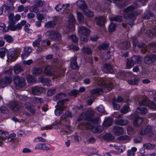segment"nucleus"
Masks as SVG:
<instances>
[{
    "mask_svg": "<svg viewBox=\"0 0 156 156\" xmlns=\"http://www.w3.org/2000/svg\"><path fill=\"white\" fill-rule=\"evenodd\" d=\"M96 24L100 26L104 25L106 22L105 18L103 16H100L96 17L95 19Z\"/></svg>",
    "mask_w": 156,
    "mask_h": 156,
    "instance_id": "2eb2a0df",
    "label": "nucleus"
},
{
    "mask_svg": "<svg viewBox=\"0 0 156 156\" xmlns=\"http://www.w3.org/2000/svg\"><path fill=\"white\" fill-rule=\"evenodd\" d=\"M9 108L12 110L17 111L20 108V106L16 102H11L9 103Z\"/></svg>",
    "mask_w": 156,
    "mask_h": 156,
    "instance_id": "a211bd4d",
    "label": "nucleus"
},
{
    "mask_svg": "<svg viewBox=\"0 0 156 156\" xmlns=\"http://www.w3.org/2000/svg\"><path fill=\"white\" fill-rule=\"evenodd\" d=\"M41 72L42 69L40 68H34L33 70V73L35 75L40 74Z\"/></svg>",
    "mask_w": 156,
    "mask_h": 156,
    "instance_id": "6e6d98bb",
    "label": "nucleus"
},
{
    "mask_svg": "<svg viewBox=\"0 0 156 156\" xmlns=\"http://www.w3.org/2000/svg\"><path fill=\"white\" fill-rule=\"evenodd\" d=\"M55 24L56 23L54 21H50L44 24V27L47 28H54Z\"/></svg>",
    "mask_w": 156,
    "mask_h": 156,
    "instance_id": "f704fd0d",
    "label": "nucleus"
},
{
    "mask_svg": "<svg viewBox=\"0 0 156 156\" xmlns=\"http://www.w3.org/2000/svg\"><path fill=\"white\" fill-rule=\"evenodd\" d=\"M13 81L16 87H22L25 85V80L18 76L14 77Z\"/></svg>",
    "mask_w": 156,
    "mask_h": 156,
    "instance_id": "0eeeda50",
    "label": "nucleus"
},
{
    "mask_svg": "<svg viewBox=\"0 0 156 156\" xmlns=\"http://www.w3.org/2000/svg\"><path fill=\"white\" fill-rule=\"evenodd\" d=\"M82 51L83 53L89 54L92 53L91 49L87 47H84L82 49Z\"/></svg>",
    "mask_w": 156,
    "mask_h": 156,
    "instance_id": "13d9d810",
    "label": "nucleus"
},
{
    "mask_svg": "<svg viewBox=\"0 0 156 156\" xmlns=\"http://www.w3.org/2000/svg\"><path fill=\"white\" fill-rule=\"evenodd\" d=\"M85 126L86 128L91 129L92 132L94 133H100L103 130V128L102 126H98L94 127L89 123H86Z\"/></svg>",
    "mask_w": 156,
    "mask_h": 156,
    "instance_id": "39448f33",
    "label": "nucleus"
},
{
    "mask_svg": "<svg viewBox=\"0 0 156 156\" xmlns=\"http://www.w3.org/2000/svg\"><path fill=\"white\" fill-rule=\"evenodd\" d=\"M31 92L34 95H38L42 92H45V90L42 87H34L32 88Z\"/></svg>",
    "mask_w": 156,
    "mask_h": 156,
    "instance_id": "f8f14e48",
    "label": "nucleus"
},
{
    "mask_svg": "<svg viewBox=\"0 0 156 156\" xmlns=\"http://www.w3.org/2000/svg\"><path fill=\"white\" fill-rule=\"evenodd\" d=\"M8 17L9 19L8 23H12V22H15V21L14 20L15 18V16L14 14L13 13H11L9 14L8 16Z\"/></svg>",
    "mask_w": 156,
    "mask_h": 156,
    "instance_id": "603ef678",
    "label": "nucleus"
},
{
    "mask_svg": "<svg viewBox=\"0 0 156 156\" xmlns=\"http://www.w3.org/2000/svg\"><path fill=\"white\" fill-rule=\"evenodd\" d=\"M122 18V17L121 16H115L109 19L111 20L119 22L121 20Z\"/></svg>",
    "mask_w": 156,
    "mask_h": 156,
    "instance_id": "4d7b16f0",
    "label": "nucleus"
},
{
    "mask_svg": "<svg viewBox=\"0 0 156 156\" xmlns=\"http://www.w3.org/2000/svg\"><path fill=\"white\" fill-rule=\"evenodd\" d=\"M25 108L29 110L31 113H34L35 112V109L31 105L30 103H28L25 104Z\"/></svg>",
    "mask_w": 156,
    "mask_h": 156,
    "instance_id": "c9c22d12",
    "label": "nucleus"
},
{
    "mask_svg": "<svg viewBox=\"0 0 156 156\" xmlns=\"http://www.w3.org/2000/svg\"><path fill=\"white\" fill-rule=\"evenodd\" d=\"M23 71L22 67L19 65L16 66L14 68V71L16 73H18Z\"/></svg>",
    "mask_w": 156,
    "mask_h": 156,
    "instance_id": "79ce46f5",
    "label": "nucleus"
},
{
    "mask_svg": "<svg viewBox=\"0 0 156 156\" xmlns=\"http://www.w3.org/2000/svg\"><path fill=\"white\" fill-rule=\"evenodd\" d=\"M75 23V20L73 16L70 14L66 24L69 30V31H72L74 30L75 27L74 24Z\"/></svg>",
    "mask_w": 156,
    "mask_h": 156,
    "instance_id": "423d86ee",
    "label": "nucleus"
},
{
    "mask_svg": "<svg viewBox=\"0 0 156 156\" xmlns=\"http://www.w3.org/2000/svg\"><path fill=\"white\" fill-rule=\"evenodd\" d=\"M127 66L128 68H130L133 67L134 65L133 62L132 61V59L131 60H127Z\"/></svg>",
    "mask_w": 156,
    "mask_h": 156,
    "instance_id": "338daca9",
    "label": "nucleus"
},
{
    "mask_svg": "<svg viewBox=\"0 0 156 156\" xmlns=\"http://www.w3.org/2000/svg\"><path fill=\"white\" fill-rule=\"evenodd\" d=\"M4 39L9 43H11L14 41L13 38L10 35H5L4 36Z\"/></svg>",
    "mask_w": 156,
    "mask_h": 156,
    "instance_id": "a19ab883",
    "label": "nucleus"
},
{
    "mask_svg": "<svg viewBox=\"0 0 156 156\" xmlns=\"http://www.w3.org/2000/svg\"><path fill=\"white\" fill-rule=\"evenodd\" d=\"M144 61L145 63L148 65L152 64L156 61V55H151L147 56L144 58Z\"/></svg>",
    "mask_w": 156,
    "mask_h": 156,
    "instance_id": "1a4fd4ad",
    "label": "nucleus"
},
{
    "mask_svg": "<svg viewBox=\"0 0 156 156\" xmlns=\"http://www.w3.org/2000/svg\"><path fill=\"white\" fill-rule=\"evenodd\" d=\"M24 53L27 54L26 56H28L29 54L31 52L32 50L31 48L29 47H25L24 49Z\"/></svg>",
    "mask_w": 156,
    "mask_h": 156,
    "instance_id": "bf43d9fd",
    "label": "nucleus"
},
{
    "mask_svg": "<svg viewBox=\"0 0 156 156\" xmlns=\"http://www.w3.org/2000/svg\"><path fill=\"white\" fill-rule=\"evenodd\" d=\"M7 51V50L5 48H2L0 49V57L1 58H3L5 56L6 52Z\"/></svg>",
    "mask_w": 156,
    "mask_h": 156,
    "instance_id": "de8ad7c7",
    "label": "nucleus"
},
{
    "mask_svg": "<svg viewBox=\"0 0 156 156\" xmlns=\"http://www.w3.org/2000/svg\"><path fill=\"white\" fill-rule=\"evenodd\" d=\"M114 123L118 125L124 126L128 123V121L125 119H117L115 120Z\"/></svg>",
    "mask_w": 156,
    "mask_h": 156,
    "instance_id": "6ab92c4d",
    "label": "nucleus"
},
{
    "mask_svg": "<svg viewBox=\"0 0 156 156\" xmlns=\"http://www.w3.org/2000/svg\"><path fill=\"white\" fill-rule=\"evenodd\" d=\"M46 37L49 38L52 40L59 41L61 39V35L57 31L51 30L47 31L44 34Z\"/></svg>",
    "mask_w": 156,
    "mask_h": 156,
    "instance_id": "7ed1b4c3",
    "label": "nucleus"
},
{
    "mask_svg": "<svg viewBox=\"0 0 156 156\" xmlns=\"http://www.w3.org/2000/svg\"><path fill=\"white\" fill-rule=\"evenodd\" d=\"M51 67L50 66H47L46 67L44 72L48 76L52 75V73L51 70Z\"/></svg>",
    "mask_w": 156,
    "mask_h": 156,
    "instance_id": "3c124183",
    "label": "nucleus"
},
{
    "mask_svg": "<svg viewBox=\"0 0 156 156\" xmlns=\"http://www.w3.org/2000/svg\"><path fill=\"white\" fill-rule=\"evenodd\" d=\"M35 148L44 151L49 150H50V148L44 143H39L37 144L35 147Z\"/></svg>",
    "mask_w": 156,
    "mask_h": 156,
    "instance_id": "aec40b11",
    "label": "nucleus"
},
{
    "mask_svg": "<svg viewBox=\"0 0 156 156\" xmlns=\"http://www.w3.org/2000/svg\"><path fill=\"white\" fill-rule=\"evenodd\" d=\"M113 146L120 153H122L125 151L126 147L124 145L118 146L114 145Z\"/></svg>",
    "mask_w": 156,
    "mask_h": 156,
    "instance_id": "4c0bfd02",
    "label": "nucleus"
},
{
    "mask_svg": "<svg viewBox=\"0 0 156 156\" xmlns=\"http://www.w3.org/2000/svg\"><path fill=\"white\" fill-rule=\"evenodd\" d=\"M50 44V41L46 39L42 41L41 44L39 45L37 48V51L38 52H41L46 48V45L49 46Z\"/></svg>",
    "mask_w": 156,
    "mask_h": 156,
    "instance_id": "9d476101",
    "label": "nucleus"
},
{
    "mask_svg": "<svg viewBox=\"0 0 156 156\" xmlns=\"http://www.w3.org/2000/svg\"><path fill=\"white\" fill-rule=\"evenodd\" d=\"M0 112L6 114L9 112V110L6 108L4 107H0Z\"/></svg>",
    "mask_w": 156,
    "mask_h": 156,
    "instance_id": "774afa93",
    "label": "nucleus"
},
{
    "mask_svg": "<svg viewBox=\"0 0 156 156\" xmlns=\"http://www.w3.org/2000/svg\"><path fill=\"white\" fill-rule=\"evenodd\" d=\"M83 11L85 15L88 17H92L94 15L93 12L88 9L87 7L84 9Z\"/></svg>",
    "mask_w": 156,
    "mask_h": 156,
    "instance_id": "2f4dec72",
    "label": "nucleus"
},
{
    "mask_svg": "<svg viewBox=\"0 0 156 156\" xmlns=\"http://www.w3.org/2000/svg\"><path fill=\"white\" fill-rule=\"evenodd\" d=\"M112 123V119L109 118H106L105 119L103 124L104 126L107 127L111 126Z\"/></svg>",
    "mask_w": 156,
    "mask_h": 156,
    "instance_id": "7c9ffc66",
    "label": "nucleus"
},
{
    "mask_svg": "<svg viewBox=\"0 0 156 156\" xmlns=\"http://www.w3.org/2000/svg\"><path fill=\"white\" fill-rule=\"evenodd\" d=\"M12 81V79L10 78L5 77L3 78L0 81V87H5L7 84H9Z\"/></svg>",
    "mask_w": 156,
    "mask_h": 156,
    "instance_id": "9b49d317",
    "label": "nucleus"
},
{
    "mask_svg": "<svg viewBox=\"0 0 156 156\" xmlns=\"http://www.w3.org/2000/svg\"><path fill=\"white\" fill-rule=\"evenodd\" d=\"M15 22L9 23L8 29L11 31H13L21 29L20 25L19 24H17L16 26L15 25Z\"/></svg>",
    "mask_w": 156,
    "mask_h": 156,
    "instance_id": "f3484780",
    "label": "nucleus"
},
{
    "mask_svg": "<svg viewBox=\"0 0 156 156\" xmlns=\"http://www.w3.org/2000/svg\"><path fill=\"white\" fill-rule=\"evenodd\" d=\"M27 80V81L30 83L34 82L36 81L35 79L31 75H28Z\"/></svg>",
    "mask_w": 156,
    "mask_h": 156,
    "instance_id": "0e129e2a",
    "label": "nucleus"
},
{
    "mask_svg": "<svg viewBox=\"0 0 156 156\" xmlns=\"http://www.w3.org/2000/svg\"><path fill=\"white\" fill-rule=\"evenodd\" d=\"M94 80L95 83L98 85H101L102 88L92 90L90 91V93L92 94H100L102 92V89L105 88H107L109 90L113 88L114 87L110 82H108L107 81L105 82L102 79L100 78H95Z\"/></svg>",
    "mask_w": 156,
    "mask_h": 156,
    "instance_id": "f257e3e1",
    "label": "nucleus"
},
{
    "mask_svg": "<svg viewBox=\"0 0 156 156\" xmlns=\"http://www.w3.org/2000/svg\"><path fill=\"white\" fill-rule=\"evenodd\" d=\"M2 7L5 12L7 11H13L14 10L15 8L13 5L8 6L6 4H4L2 6Z\"/></svg>",
    "mask_w": 156,
    "mask_h": 156,
    "instance_id": "c756f323",
    "label": "nucleus"
},
{
    "mask_svg": "<svg viewBox=\"0 0 156 156\" xmlns=\"http://www.w3.org/2000/svg\"><path fill=\"white\" fill-rule=\"evenodd\" d=\"M155 29V32L151 31L150 30H148L147 32V35L149 37H152L154 36H156V26L154 28Z\"/></svg>",
    "mask_w": 156,
    "mask_h": 156,
    "instance_id": "e2e57ef3",
    "label": "nucleus"
},
{
    "mask_svg": "<svg viewBox=\"0 0 156 156\" xmlns=\"http://www.w3.org/2000/svg\"><path fill=\"white\" fill-rule=\"evenodd\" d=\"M76 60V58H75L71 62V66L72 68L73 69H76L78 68Z\"/></svg>",
    "mask_w": 156,
    "mask_h": 156,
    "instance_id": "37998d69",
    "label": "nucleus"
},
{
    "mask_svg": "<svg viewBox=\"0 0 156 156\" xmlns=\"http://www.w3.org/2000/svg\"><path fill=\"white\" fill-rule=\"evenodd\" d=\"M77 6L83 11L87 7L86 3L83 0H80L76 2Z\"/></svg>",
    "mask_w": 156,
    "mask_h": 156,
    "instance_id": "412c9836",
    "label": "nucleus"
},
{
    "mask_svg": "<svg viewBox=\"0 0 156 156\" xmlns=\"http://www.w3.org/2000/svg\"><path fill=\"white\" fill-rule=\"evenodd\" d=\"M8 58L12 62L16 59L17 56V52L15 50L10 51L7 54Z\"/></svg>",
    "mask_w": 156,
    "mask_h": 156,
    "instance_id": "ddd939ff",
    "label": "nucleus"
},
{
    "mask_svg": "<svg viewBox=\"0 0 156 156\" xmlns=\"http://www.w3.org/2000/svg\"><path fill=\"white\" fill-rule=\"evenodd\" d=\"M151 127L150 126H147L141 129L140 132V134L141 135H144L146 133H151Z\"/></svg>",
    "mask_w": 156,
    "mask_h": 156,
    "instance_id": "5701e85b",
    "label": "nucleus"
},
{
    "mask_svg": "<svg viewBox=\"0 0 156 156\" xmlns=\"http://www.w3.org/2000/svg\"><path fill=\"white\" fill-rule=\"evenodd\" d=\"M94 115L93 111L91 110H89L86 112L85 113H83L82 116L83 118L89 120H92Z\"/></svg>",
    "mask_w": 156,
    "mask_h": 156,
    "instance_id": "4468645a",
    "label": "nucleus"
},
{
    "mask_svg": "<svg viewBox=\"0 0 156 156\" xmlns=\"http://www.w3.org/2000/svg\"><path fill=\"white\" fill-rule=\"evenodd\" d=\"M108 1L112 2H113L115 3L116 5L119 7H122L124 6V5L123 4L124 2L122 1V0H108Z\"/></svg>",
    "mask_w": 156,
    "mask_h": 156,
    "instance_id": "e433bc0d",
    "label": "nucleus"
},
{
    "mask_svg": "<svg viewBox=\"0 0 156 156\" xmlns=\"http://www.w3.org/2000/svg\"><path fill=\"white\" fill-rule=\"evenodd\" d=\"M109 46V45L108 43H103L98 47V49L101 50H103L107 48H108Z\"/></svg>",
    "mask_w": 156,
    "mask_h": 156,
    "instance_id": "09e8293b",
    "label": "nucleus"
},
{
    "mask_svg": "<svg viewBox=\"0 0 156 156\" xmlns=\"http://www.w3.org/2000/svg\"><path fill=\"white\" fill-rule=\"evenodd\" d=\"M139 78H135L133 80H129L128 81V83L131 85H135L137 84L139 81Z\"/></svg>",
    "mask_w": 156,
    "mask_h": 156,
    "instance_id": "49530a36",
    "label": "nucleus"
},
{
    "mask_svg": "<svg viewBox=\"0 0 156 156\" xmlns=\"http://www.w3.org/2000/svg\"><path fill=\"white\" fill-rule=\"evenodd\" d=\"M78 32L80 35V40L87 41V35L90 33V30L85 27H80Z\"/></svg>",
    "mask_w": 156,
    "mask_h": 156,
    "instance_id": "f03ea898",
    "label": "nucleus"
},
{
    "mask_svg": "<svg viewBox=\"0 0 156 156\" xmlns=\"http://www.w3.org/2000/svg\"><path fill=\"white\" fill-rule=\"evenodd\" d=\"M103 70L106 73H111L113 72V69L111 66L108 64L104 65Z\"/></svg>",
    "mask_w": 156,
    "mask_h": 156,
    "instance_id": "cd10ccee",
    "label": "nucleus"
},
{
    "mask_svg": "<svg viewBox=\"0 0 156 156\" xmlns=\"http://www.w3.org/2000/svg\"><path fill=\"white\" fill-rule=\"evenodd\" d=\"M131 59L132 61V62L135 64L137 63H140L141 61L143 59V58L137 56H134L132 57Z\"/></svg>",
    "mask_w": 156,
    "mask_h": 156,
    "instance_id": "473e14b6",
    "label": "nucleus"
},
{
    "mask_svg": "<svg viewBox=\"0 0 156 156\" xmlns=\"http://www.w3.org/2000/svg\"><path fill=\"white\" fill-rule=\"evenodd\" d=\"M132 42L135 46H137L139 48H141V51L143 53H144L147 51V46H145V44L142 43L140 44L138 42L137 39L134 38L133 39Z\"/></svg>",
    "mask_w": 156,
    "mask_h": 156,
    "instance_id": "6e6552de",
    "label": "nucleus"
},
{
    "mask_svg": "<svg viewBox=\"0 0 156 156\" xmlns=\"http://www.w3.org/2000/svg\"><path fill=\"white\" fill-rule=\"evenodd\" d=\"M134 8V6H131L125 9L124 10V12L125 13V14L124 15V17L128 20H130L131 21L135 19L134 14L133 13L129 14V13L133 11Z\"/></svg>",
    "mask_w": 156,
    "mask_h": 156,
    "instance_id": "20e7f679",
    "label": "nucleus"
},
{
    "mask_svg": "<svg viewBox=\"0 0 156 156\" xmlns=\"http://www.w3.org/2000/svg\"><path fill=\"white\" fill-rule=\"evenodd\" d=\"M101 56L102 57L103 60H106L110 58V55L109 53L107 52L102 54L101 55Z\"/></svg>",
    "mask_w": 156,
    "mask_h": 156,
    "instance_id": "680f3d73",
    "label": "nucleus"
},
{
    "mask_svg": "<svg viewBox=\"0 0 156 156\" xmlns=\"http://www.w3.org/2000/svg\"><path fill=\"white\" fill-rule=\"evenodd\" d=\"M136 112L138 113L145 115L147 112V110L146 108L144 107L137 108Z\"/></svg>",
    "mask_w": 156,
    "mask_h": 156,
    "instance_id": "72a5a7b5",
    "label": "nucleus"
},
{
    "mask_svg": "<svg viewBox=\"0 0 156 156\" xmlns=\"http://www.w3.org/2000/svg\"><path fill=\"white\" fill-rule=\"evenodd\" d=\"M37 39L33 42V45L34 47H36L37 48L39 46L40 42L42 39V37L41 34L38 35Z\"/></svg>",
    "mask_w": 156,
    "mask_h": 156,
    "instance_id": "bb28decb",
    "label": "nucleus"
},
{
    "mask_svg": "<svg viewBox=\"0 0 156 156\" xmlns=\"http://www.w3.org/2000/svg\"><path fill=\"white\" fill-rule=\"evenodd\" d=\"M9 136V134L7 132L0 130V140H6Z\"/></svg>",
    "mask_w": 156,
    "mask_h": 156,
    "instance_id": "4be33fe9",
    "label": "nucleus"
},
{
    "mask_svg": "<svg viewBox=\"0 0 156 156\" xmlns=\"http://www.w3.org/2000/svg\"><path fill=\"white\" fill-rule=\"evenodd\" d=\"M119 47L122 49H128L130 47V43L128 41L122 42L119 44Z\"/></svg>",
    "mask_w": 156,
    "mask_h": 156,
    "instance_id": "c85d7f7f",
    "label": "nucleus"
},
{
    "mask_svg": "<svg viewBox=\"0 0 156 156\" xmlns=\"http://www.w3.org/2000/svg\"><path fill=\"white\" fill-rule=\"evenodd\" d=\"M148 106L151 109H154L156 108V104L152 101H150L149 102Z\"/></svg>",
    "mask_w": 156,
    "mask_h": 156,
    "instance_id": "052dcab7",
    "label": "nucleus"
},
{
    "mask_svg": "<svg viewBox=\"0 0 156 156\" xmlns=\"http://www.w3.org/2000/svg\"><path fill=\"white\" fill-rule=\"evenodd\" d=\"M69 100L67 99H65L62 100L58 101L57 105V107L65 110L66 108V107L64 105V102L67 101Z\"/></svg>",
    "mask_w": 156,
    "mask_h": 156,
    "instance_id": "a878e982",
    "label": "nucleus"
},
{
    "mask_svg": "<svg viewBox=\"0 0 156 156\" xmlns=\"http://www.w3.org/2000/svg\"><path fill=\"white\" fill-rule=\"evenodd\" d=\"M129 110V108L128 105H125L122 108L121 112L124 114L127 113Z\"/></svg>",
    "mask_w": 156,
    "mask_h": 156,
    "instance_id": "a18cd8bd",
    "label": "nucleus"
},
{
    "mask_svg": "<svg viewBox=\"0 0 156 156\" xmlns=\"http://www.w3.org/2000/svg\"><path fill=\"white\" fill-rule=\"evenodd\" d=\"M65 97V94L63 93H59L54 96L53 98V100L55 101L58 100L59 99L61 98Z\"/></svg>",
    "mask_w": 156,
    "mask_h": 156,
    "instance_id": "8fccbe9b",
    "label": "nucleus"
},
{
    "mask_svg": "<svg viewBox=\"0 0 156 156\" xmlns=\"http://www.w3.org/2000/svg\"><path fill=\"white\" fill-rule=\"evenodd\" d=\"M118 139L119 140H129L130 139V138L127 135L122 136L119 137Z\"/></svg>",
    "mask_w": 156,
    "mask_h": 156,
    "instance_id": "69168bd1",
    "label": "nucleus"
},
{
    "mask_svg": "<svg viewBox=\"0 0 156 156\" xmlns=\"http://www.w3.org/2000/svg\"><path fill=\"white\" fill-rule=\"evenodd\" d=\"M113 131L115 135L119 136L123 133L124 129L122 127L115 126L113 128Z\"/></svg>",
    "mask_w": 156,
    "mask_h": 156,
    "instance_id": "dca6fc26",
    "label": "nucleus"
},
{
    "mask_svg": "<svg viewBox=\"0 0 156 156\" xmlns=\"http://www.w3.org/2000/svg\"><path fill=\"white\" fill-rule=\"evenodd\" d=\"M143 147L144 148L147 149H152L154 147L153 145L149 143L144 144Z\"/></svg>",
    "mask_w": 156,
    "mask_h": 156,
    "instance_id": "864d4df0",
    "label": "nucleus"
},
{
    "mask_svg": "<svg viewBox=\"0 0 156 156\" xmlns=\"http://www.w3.org/2000/svg\"><path fill=\"white\" fill-rule=\"evenodd\" d=\"M76 14L78 20L79 21L82 22L83 21V16L80 12H77Z\"/></svg>",
    "mask_w": 156,
    "mask_h": 156,
    "instance_id": "5fc2aeb1",
    "label": "nucleus"
},
{
    "mask_svg": "<svg viewBox=\"0 0 156 156\" xmlns=\"http://www.w3.org/2000/svg\"><path fill=\"white\" fill-rule=\"evenodd\" d=\"M38 81L39 82L43 83L44 85L49 86L51 85L49 83L51 80L48 78H44L43 77L41 76L38 78Z\"/></svg>",
    "mask_w": 156,
    "mask_h": 156,
    "instance_id": "393cba45",
    "label": "nucleus"
},
{
    "mask_svg": "<svg viewBox=\"0 0 156 156\" xmlns=\"http://www.w3.org/2000/svg\"><path fill=\"white\" fill-rule=\"evenodd\" d=\"M72 117L71 113L68 111H66L65 112V114L62 115L61 117V119L62 120H65L68 118Z\"/></svg>",
    "mask_w": 156,
    "mask_h": 156,
    "instance_id": "ea45409f",
    "label": "nucleus"
},
{
    "mask_svg": "<svg viewBox=\"0 0 156 156\" xmlns=\"http://www.w3.org/2000/svg\"><path fill=\"white\" fill-rule=\"evenodd\" d=\"M153 16L154 14L151 12L148 11L145 13L143 18L144 19H148Z\"/></svg>",
    "mask_w": 156,
    "mask_h": 156,
    "instance_id": "c03bdc74",
    "label": "nucleus"
},
{
    "mask_svg": "<svg viewBox=\"0 0 156 156\" xmlns=\"http://www.w3.org/2000/svg\"><path fill=\"white\" fill-rule=\"evenodd\" d=\"M143 119L141 117L135 118L133 123V125L136 127L139 126L143 122Z\"/></svg>",
    "mask_w": 156,
    "mask_h": 156,
    "instance_id": "b1692460",
    "label": "nucleus"
},
{
    "mask_svg": "<svg viewBox=\"0 0 156 156\" xmlns=\"http://www.w3.org/2000/svg\"><path fill=\"white\" fill-rule=\"evenodd\" d=\"M103 138L106 141H110L114 139V137L110 134H106L103 136Z\"/></svg>",
    "mask_w": 156,
    "mask_h": 156,
    "instance_id": "58836bf2",
    "label": "nucleus"
}]
</instances>
